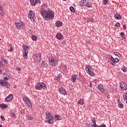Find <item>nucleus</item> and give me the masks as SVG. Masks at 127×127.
Instances as JSON below:
<instances>
[{"instance_id":"47","label":"nucleus","mask_w":127,"mask_h":127,"mask_svg":"<svg viewBox=\"0 0 127 127\" xmlns=\"http://www.w3.org/2000/svg\"><path fill=\"white\" fill-rule=\"evenodd\" d=\"M114 55H115L116 56H119V53H118L117 52H115V53H114Z\"/></svg>"},{"instance_id":"43","label":"nucleus","mask_w":127,"mask_h":127,"mask_svg":"<svg viewBox=\"0 0 127 127\" xmlns=\"http://www.w3.org/2000/svg\"><path fill=\"white\" fill-rule=\"evenodd\" d=\"M37 3H41V1H40V0H36V4Z\"/></svg>"},{"instance_id":"58","label":"nucleus","mask_w":127,"mask_h":127,"mask_svg":"<svg viewBox=\"0 0 127 127\" xmlns=\"http://www.w3.org/2000/svg\"><path fill=\"white\" fill-rule=\"evenodd\" d=\"M90 87H92V83H90Z\"/></svg>"},{"instance_id":"39","label":"nucleus","mask_w":127,"mask_h":127,"mask_svg":"<svg viewBox=\"0 0 127 127\" xmlns=\"http://www.w3.org/2000/svg\"><path fill=\"white\" fill-rule=\"evenodd\" d=\"M111 64L113 65V66H115V65H116V60L114 61H112Z\"/></svg>"},{"instance_id":"38","label":"nucleus","mask_w":127,"mask_h":127,"mask_svg":"<svg viewBox=\"0 0 127 127\" xmlns=\"http://www.w3.org/2000/svg\"><path fill=\"white\" fill-rule=\"evenodd\" d=\"M0 14H1V15H3L4 14V12L3 11V9L0 10Z\"/></svg>"},{"instance_id":"29","label":"nucleus","mask_w":127,"mask_h":127,"mask_svg":"<svg viewBox=\"0 0 127 127\" xmlns=\"http://www.w3.org/2000/svg\"><path fill=\"white\" fill-rule=\"evenodd\" d=\"M79 105H83L84 104V100L82 99H80L78 100Z\"/></svg>"},{"instance_id":"23","label":"nucleus","mask_w":127,"mask_h":127,"mask_svg":"<svg viewBox=\"0 0 127 127\" xmlns=\"http://www.w3.org/2000/svg\"><path fill=\"white\" fill-rule=\"evenodd\" d=\"M10 114L11 115V116L12 117V119L16 118V115H15V113H14V112L11 111L10 112Z\"/></svg>"},{"instance_id":"57","label":"nucleus","mask_w":127,"mask_h":127,"mask_svg":"<svg viewBox=\"0 0 127 127\" xmlns=\"http://www.w3.org/2000/svg\"><path fill=\"white\" fill-rule=\"evenodd\" d=\"M123 96H127V93H124Z\"/></svg>"},{"instance_id":"9","label":"nucleus","mask_w":127,"mask_h":127,"mask_svg":"<svg viewBox=\"0 0 127 127\" xmlns=\"http://www.w3.org/2000/svg\"><path fill=\"white\" fill-rule=\"evenodd\" d=\"M23 100L26 104V105L29 107V108L32 107V105H31V102L29 101V99L26 97H23Z\"/></svg>"},{"instance_id":"22","label":"nucleus","mask_w":127,"mask_h":127,"mask_svg":"<svg viewBox=\"0 0 127 127\" xmlns=\"http://www.w3.org/2000/svg\"><path fill=\"white\" fill-rule=\"evenodd\" d=\"M121 37L123 38L124 40H127V37H126V35L125 34V33L124 32H121L120 34Z\"/></svg>"},{"instance_id":"32","label":"nucleus","mask_w":127,"mask_h":127,"mask_svg":"<svg viewBox=\"0 0 127 127\" xmlns=\"http://www.w3.org/2000/svg\"><path fill=\"white\" fill-rule=\"evenodd\" d=\"M9 46H11L10 49L8 50L9 52H12L13 51V48L11 46V45H9Z\"/></svg>"},{"instance_id":"62","label":"nucleus","mask_w":127,"mask_h":127,"mask_svg":"<svg viewBox=\"0 0 127 127\" xmlns=\"http://www.w3.org/2000/svg\"><path fill=\"white\" fill-rule=\"evenodd\" d=\"M63 43H65V40H64V41H63Z\"/></svg>"},{"instance_id":"1","label":"nucleus","mask_w":127,"mask_h":127,"mask_svg":"<svg viewBox=\"0 0 127 127\" xmlns=\"http://www.w3.org/2000/svg\"><path fill=\"white\" fill-rule=\"evenodd\" d=\"M40 13L44 18L47 20H49V19H53L54 18V14L50 11L42 10L40 11Z\"/></svg>"},{"instance_id":"16","label":"nucleus","mask_w":127,"mask_h":127,"mask_svg":"<svg viewBox=\"0 0 127 127\" xmlns=\"http://www.w3.org/2000/svg\"><path fill=\"white\" fill-rule=\"evenodd\" d=\"M77 79V75L74 74L71 76V81L73 82V83H75L76 82V79Z\"/></svg>"},{"instance_id":"40","label":"nucleus","mask_w":127,"mask_h":127,"mask_svg":"<svg viewBox=\"0 0 127 127\" xmlns=\"http://www.w3.org/2000/svg\"><path fill=\"white\" fill-rule=\"evenodd\" d=\"M97 127H107V126L105 124H102L100 126L98 125Z\"/></svg>"},{"instance_id":"60","label":"nucleus","mask_w":127,"mask_h":127,"mask_svg":"<svg viewBox=\"0 0 127 127\" xmlns=\"http://www.w3.org/2000/svg\"><path fill=\"white\" fill-rule=\"evenodd\" d=\"M107 98H108V99H110V96H107Z\"/></svg>"},{"instance_id":"48","label":"nucleus","mask_w":127,"mask_h":127,"mask_svg":"<svg viewBox=\"0 0 127 127\" xmlns=\"http://www.w3.org/2000/svg\"><path fill=\"white\" fill-rule=\"evenodd\" d=\"M56 80H57V82H59V81H60V78L58 77L56 78Z\"/></svg>"},{"instance_id":"12","label":"nucleus","mask_w":127,"mask_h":127,"mask_svg":"<svg viewBox=\"0 0 127 127\" xmlns=\"http://www.w3.org/2000/svg\"><path fill=\"white\" fill-rule=\"evenodd\" d=\"M15 25L18 29H20L21 26H24V23L23 22H20L19 23H15Z\"/></svg>"},{"instance_id":"13","label":"nucleus","mask_w":127,"mask_h":127,"mask_svg":"<svg viewBox=\"0 0 127 127\" xmlns=\"http://www.w3.org/2000/svg\"><path fill=\"white\" fill-rule=\"evenodd\" d=\"M59 91L61 94L62 95H66L67 94V92H66V90L62 87L59 88Z\"/></svg>"},{"instance_id":"42","label":"nucleus","mask_w":127,"mask_h":127,"mask_svg":"<svg viewBox=\"0 0 127 127\" xmlns=\"http://www.w3.org/2000/svg\"><path fill=\"white\" fill-rule=\"evenodd\" d=\"M85 42L87 44H90L91 42L89 40H86Z\"/></svg>"},{"instance_id":"33","label":"nucleus","mask_w":127,"mask_h":127,"mask_svg":"<svg viewBox=\"0 0 127 127\" xmlns=\"http://www.w3.org/2000/svg\"><path fill=\"white\" fill-rule=\"evenodd\" d=\"M69 9L71 12H75V9H74V7L71 6L69 7Z\"/></svg>"},{"instance_id":"6","label":"nucleus","mask_w":127,"mask_h":127,"mask_svg":"<svg viewBox=\"0 0 127 127\" xmlns=\"http://www.w3.org/2000/svg\"><path fill=\"white\" fill-rule=\"evenodd\" d=\"M86 71L89 75L90 76H95V73L93 72V70L92 69V67L90 65H87V67H86Z\"/></svg>"},{"instance_id":"50","label":"nucleus","mask_w":127,"mask_h":127,"mask_svg":"<svg viewBox=\"0 0 127 127\" xmlns=\"http://www.w3.org/2000/svg\"><path fill=\"white\" fill-rule=\"evenodd\" d=\"M107 57L109 58V59H110L111 60V59L112 58V57H113L112 56H111V55H108V56H107Z\"/></svg>"},{"instance_id":"56","label":"nucleus","mask_w":127,"mask_h":127,"mask_svg":"<svg viewBox=\"0 0 127 127\" xmlns=\"http://www.w3.org/2000/svg\"><path fill=\"white\" fill-rule=\"evenodd\" d=\"M87 127H90V124L86 123Z\"/></svg>"},{"instance_id":"3","label":"nucleus","mask_w":127,"mask_h":127,"mask_svg":"<svg viewBox=\"0 0 127 127\" xmlns=\"http://www.w3.org/2000/svg\"><path fill=\"white\" fill-rule=\"evenodd\" d=\"M42 88H43V89L45 90V89L47 88V85L43 82H40L39 83H37L36 85V89L37 90H41Z\"/></svg>"},{"instance_id":"17","label":"nucleus","mask_w":127,"mask_h":127,"mask_svg":"<svg viewBox=\"0 0 127 127\" xmlns=\"http://www.w3.org/2000/svg\"><path fill=\"white\" fill-rule=\"evenodd\" d=\"M47 66H48V64L47 63V62L45 61L42 62L41 66L43 67V68H46Z\"/></svg>"},{"instance_id":"55","label":"nucleus","mask_w":127,"mask_h":127,"mask_svg":"<svg viewBox=\"0 0 127 127\" xmlns=\"http://www.w3.org/2000/svg\"><path fill=\"white\" fill-rule=\"evenodd\" d=\"M16 70H18V71H20V68L17 67Z\"/></svg>"},{"instance_id":"35","label":"nucleus","mask_w":127,"mask_h":127,"mask_svg":"<svg viewBox=\"0 0 127 127\" xmlns=\"http://www.w3.org/2000/svg\"><path fill=\"white\" fill-rule=\"evenodd\" d=\"M85 6H87V7H92V4L89 3V2H88L87 4L85 5Z\"/></svg>"},{"instance_id":"64","label":"nucleus","mask_w":127,"mask_h":127,"mask_svg":"<svg viewBox=\"0 0 127 127\" xmlns=\"http://www.w3.org/2000/svg\"><path fill=\"white\" fill-rule=\"evenodd\" d=\"M59 76H61V74H59Z\"/></svg>"},{"instance_id":"59","label":"nucleus","mask_w":127,"mask_h":127,"mask_svg":"<svg viewBox=\"0 0 127 127\" xmlns=\"http://www.w3.org/2000/svg\"><path fill=\"white\" fill-rule=\"evenodd\" d=\"M93 20H94V19H91V22H93Z\"/></svg>"},{"instance_id":"21","label":"nucleus","mask_w":127,"mask_h":127,"mask_svg":"<svg viewBox=\"0 0 127 127\" xmlns=\"http://www.w3.org/2000/svg\"><path fill=\"white\" fill-rule=\"evenodd\" d=\"M62 22L60 21H58L56 22V25L57 27H61L62 26Z\"/></svg>"},{"instance_id":"24","label":"nucleus","mask_w":127,"mask_h":127,"mask_svg":"<svg viewBox=\"0 0 127 127\" xmlns=\"http://www.w3.org/2000/svg\"><path fill=\"white\" fill-rule=\"evenodd\" d=\"M54 118L56 119V120H58V121H61V120H62V118L59 115H55Z\"/></svg>"},{"instance_id":"18","label":"nucleus","mask_w":127,"mask_h":127,"mask_svg":"<svg viewBox=\"0 0 127 127\" xmlns=\"http://www.w3.org/2000/svg\"><path fill=\"white\" fill-rule=\"evenodd\" d=\"M114 17L115 19H117L118 20L122 19V16L120 15L119 13L115 14L114 15Z\"/></svg>"},{"instance_id":"5","label":"nucleus","mask_w":127,"mask_h":127,"mask_svg":"<svg viewBox=\"0 0 127 127\" xmlns=\"http://www.w3.org/2000/svg\"><path fill=\"white\" fill-rule=\"evenodd\" d=\"M28 16L32 21H34V18L35 17V13H34V11L30 10L29 13L28 14Z\"/></svg>"},{"instance_id":"11","label":"nucleus","mask_w":127,"mask_h":127,"mask_svg":"<svg viewBox=\"0 0 127 127\" xmlns=\"http://www.w3.org/2000/svg\"><path fill=\"white\" fill-rule=\"evenodd\" d=\"M48 114L49 115V116H51L50 119L48 120V123L51 124V125H53L54 124V121H53V116H52V114L48 113Z\"/></svg>"},{"instance_id":"7","label":"nucleus","mask_w":127,"mask_h":127,"mask_svg":"<svg viewBox=\"0 0 127 127\" xmlns=\"http://www.w3.org/2000/svg\"><path fill=\"white\" fill-rule=\"evenodd\" d=\"M34 59L36 63H40V61H41V55L39 54H35Z\"/></svg>"},{"instance_id":"51","label":"nucleus","mask_w":127,"mask_h":127,"mask_svg":"<svg viewBox=\"0 0 127 127\" xmlns=\"http://www.w3.org/2000/svg\"><path fill=\"white\" fill-rule=\"evenodd\" d=\"M110 60H111V61H115V60L114 59V58L113 57H112L111 59H110Z\"/></svg>"},{"instance_id":"27","label":"nucleus","mask_w":127,"mask_h":127,"mask_svg":"<svg viewBox=\"0 0 127 127\" xmlns=\"http://www.w3.org/2000/svg\"><path fill=\"white\" fill-rule=\"evenodd\" d=\"M118 106L120 109H124V104L122 103V102L118 103Z\"/></svg>"},{"instance_id":"34","label":"nucleus","mask_w":127,"mask_h":127,"mask_svg":"<svg viewBox=\"0 0 127 127\" xmlns=\"http://www.w3.org/2000/svg\"><path fill=\"white\" fill-rule=\"evenodd\" d=\"M4 67V64L1 62V61L0 60V68H3Z\"/></svg>"},{"instance_id":"14","label":"nucleus","mask_w":127,"mask_h":127,"mask_svg":"<svg viewBox=\"0 0 127 127\" xmlns=\"http://www.w3.org/2000/svg\"><path fill=\"white\" fill-rule=\"evenodd\" d=\"M88 2H89V0H81L80 1V4H81V5H82V6H84L87 5Z\"/></svg>"},{"instance_id":"41","label":"nucleus","mask_w":127,"mask_h":127,"mask_svg":"<svg viewBox=\"0 0 127 127\" xmlns=\"http://www.w3.org/2000/svg\"><path fill=\"white\" fill-rule=\"evenodd\" d=\"M46 115L47 116V119H49V118H50L51 116L49 115V114L47 115V112L46 113Z\"/></svg>"},{"instance_id":"44","label":"nucleus","mask_w":127,"mask_h":127,"mask_svg":"<svg viewBox=\"0 0 127 127\" xmlns=\"http://www.w3.org/2000/svg\"><path fill=\"white\" fill-rule=\"evenodd\" d=\"M0 118H1V119L2 121H4V117H3V116H1Z\"/></svg>"},{"instance_id":"63","label":"nucleus","mask_w":127,"mask_h":127,"mask_svg":"<svg viewBox=\"0 0 127 127\" xmlns=\"http://www.w3.org/2000/svg\"><path fill=\"white\" fill-rule=\"evenodd\" d=\"M0 127H2V126L0 124Z\"/></svg>"},{"instance_id":"53","label":"nucleus","mask_w":127,"mask_h":127,"mask_svg":"<svg viewBox=\"0 0 127 127\" xmlns=\"http://www.w3.org/2000/svg\"><path fill=\"white\" fill-rule=\"evenodd\" d=\"M6 61L5 60H2V62H3V63H5V62H6Z\"/></svg>"},{"instance_id":"37","label":"nucleus","mask_w":127,"mask_h":127,"mask_svg":"<svg viewBox=\"0 0 127 127\" xmlns=\"http://www.w3.org/2000/svg\"><path fill=\"white\" fill-rule=\"evenodd\" d=\"M27 120H28L29 121H32V120H33V118L31 116H28V117H27Z\"/></svg>"},{"instance_id":"4","label":"nucleus","mask_w":127,"mask_h":127,"mask_svg":"<svg viewBox=\"0 0 127 127\" xmlns=\"http://www.w3.org/2000/svg\"><path fill=\"white\" fill-rule=\"evenodd\" d=\"M49 61L50 62V65L52 67H55L58 64L57 60H56V59L50 58L49 59Z\"/></svg>"},{"instance_id":"8","label":"nucleus","mask_w":127,"mask_h":127,"mask_svg":"<svg viewBox=\"0 0 127 127\" xmlns=\"http://www.w3.org/2000/svg\"><path fill=\"white\" fill-rule=\"evenodd\" d=\"M22 48L24 49L23 56L24 57H26L28 54V47L25 46V45H23Z\"/></svg>"},{"instance_id":"28","label":"nucleus","mask_w":127,"mask_h":127,"mask_svg":"<svg viewBox=\"0 0 127 127\" xmlns=\"http://www.w3.org/2000/svg\"><path fill=\"white\" fill-rule=\"evenodd\" d=\"M121 70H122V71H123L125 73H126V72H127V67H126V66H123V67L121 68Z\"/></svg>"},{"instance_id":"45","label":"nucleus","mask_w":127,"mask_h":127,"mask_svg":"<svg viewBox=\"0 0 127 127\" xmlns=\"http://www.w3.org/2000/svg\"><path fill=\"white\" fill-rule=\"evenodd\" d=\"M120 23H117L115 24V26H117V27H118V26H119V27H120Z\"/></svg>"},{"instance_id":"2","label":"nucleus","mask_w":127,"mask_h":127,"mask_svg":"<svg viewBox=\"0 0 127 127\" xmlns=\"http://www.w3.org/2000/svg\"><path fill=\"white\" fill-rule=\"evenodd\" d=\"M4 80H0V84L1 85V86H3V87H6V88H9L10 87V85L9 83H8L7 81L9 79L8 77L6 76L4 77Z\"/></svg>"},{"instance_id":"61","label":"nucleus","mask_w":127,"mask_h":127,"mask_svg":"<svg viewBox=\"0 0 127 127\" xmlns=\"http://www.w3.org/2000/svg\"><path fill=\"white\" fill-rule=\"evenodd\" d=\"M9 96H13V94H11L9 95Z\"/></svg>"},{"instance_id":"19","label":"nucleus","mask_w":127,"mask_h":127,"mask_svg":"<svg viewBox=\"0 0 127 127\" xmlns=\"http://www.w3.org/2000/svg\"><path fill=\"white\" fill-rule=\"evenodd\" d=\"M13 99V96H8L5 99V102H10Z\"/></svg>"},{"instance_id":"15","label":"nucleus","mask_w":127,"mask_h":127,"mask_svg":"<svg viewBox=\"0 0 127 127\" xmlns=\"http://www.w3.org/2000/svg\"><path fill=\"white\" fill-rule=\"evenodd\" d=\"M91 121L92 123H93L92 127H97L98 125H97V124L96 123V120H95V118H91Z\"/></svg>"},{"instance_id":"25","label":"nucleus","mask_w":127,"mask_h":127,"mask_svg":"<svg viewBox=\"0 0 127 127\" xmlns=\"http://www.w3.org/2000/svg\"><path fill=\"white\" fill-rule=\"evenodd\" d=\"M8 106L6 104H0V107L1 108V109H6V108H7Z\"/></svg>"},{"instance_id":"31","label":"nucleus","mask_w":127,"mask_h":127,"mask_svg":"<svg viewBox=\"0 0 127 127\" xmlns=\"http://www.w3.org/2000/svg\"><path fill=\"white\" fill-rule=\"evenodd\" d=\"M98 88L99 89V90H102V89H104V87L103 86V85L99 84L98 86Z\"/></svg>"},{"instance_id":"52","label":"nucleus","mask_w":127,"mask_h":127,"mask_svg":"<svg viewBox=\"0 0 127 127\" xmlns=\"http://www.w3.org/2000/svg\"><path fill=\"white\" fill-rule=\"evenodd\" d=\"M117 102H118V103H121V102L120 101V97H119V99H117Z\"/></svg>"},{"instance_id":"30","label":"nucleus","mask_w":127,"mask_h":127,"mask_svg":"<svg viewBox=\"0 0 127 127\" xmlns=\"http://www.w3.org/2000/svg\"><path fill=\"white\" fill-rule=\"evenodd\" d=\"M32 39L34 41H36V40H37V37H36V36H35V35H32Z\"/></svg>"},{"instance_id":"49","label":"nucleus","mask_w":127,"mask_h":127,"mask_svg":"<svg viewBox=\"0 0 127 127\" xmlns=\"http://www.w3.org/2000/svg\"><path fill=\"white\" fill-rule=\"evenodd\" d=\"M115 60L116 61L115 62H116V63L119 62V59H118V58H115Z\"/></svg>"},{"instance_id":"46","label":"nucleus","mask_w":127,"mask_h":127,"mask_svg":"<svg viewBox=\"0 0 127 127\" xmlns=\"http://www.w3.org/2000/svg\"><path fill=\"white\" fill-rule=\"evenodd\" d=\"M123 28L124 29H127V25H126V24L124 25Z\"/></svg>"},{"instance_id":"20","label":"nucleus","mask_w":127,"mask_h":127,"mask_svg":"<svg viewBox=\"0 0 127 127\" xmlns=\"http://www.w3.org/2000/svg\"><path fill=\"white\" fill-rule=\"evenodd\" d=\"M56 37L57 39L60 40V39H62V37H63V36L61 34V33H59L56 35Z\"/></svg>"},{"instance_id":"36","label":"nucleus","mask_w":127,"mask_h":127,"mask_svg":"<svg viewBox=\"0 0 127 127\" xmlns=\"http://www.w3.org/2000/svg\"><path fill=\"white\" fill-rule=\"evenodd\" d=\"M108 2H109L108 0H104L103 1V5H106V4H108Z\"/></svg>"},{"instance_id":"10","label":"nucleus","mask_w":127,"mask_h":127,"mask_svg":"<svg viewBox=\"0 0 127 127\" xmlns=\"http://www.w3.org/2000/svg\"><path fill=\"white\" fill-rule=\"evenodd\" d=\"M120 88L123 91H125V90H127V83H126L125 82H121L120 83Z\"/></svg>"},{"instance_id":"26","label":"nucleus","mask_w":127,"mask_h":127,"mask_svg":"<svg viewBox=\"0 0 127 127\" xmlns=\"http://www.w3.org/2000/svg\"><path fill=\"white\" fill-rule=\"evenodd\" d=\"M30 3L32 5H36V0H30Z\"/></svg>"},{"instance_id":"54","label":"nucleus","mask_w":127,"mask_h":127,"mask_svg":"<svg viewBox=\"0 0 127 127\" xmlns=\"http://www.w3.org/2000/svg\"><path fill=\"white\" fill-rule=\"evenodd\" d=\"M2 9V7L1 5H0V10H1Z\"/></svg>"}]
</instances>
